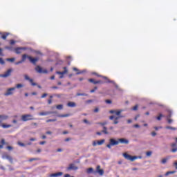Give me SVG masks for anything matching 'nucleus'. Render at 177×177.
I'll return each instance as SVG.
<instances>
[{
	"mask_svg": "<svg viewBox=\"0 0 177 177\" xmlns=\"http://www.w3.org/2000/svg\"><path fill=\"white\" fill-rule=\"evenodd\" d=\"M123 157L125 158L126 160L129 161H135V160H138V158H142V156H132L127 153H123Z\"/></svg>",
	"mask_w": 177,
	"mask_h": 177,
	"instance_id": "1",
	"label": "nucleus"
},
{
	"mask_svg": "<svg viewBox=\"0 0 177 177\" xmlns=\"http://www.w3.org/2000/svg\"><path fill=\"white\" fill-rule=\"evenodd\" d=\"M21 120V121H24V122H26L27 121H32V120H34V116L31 114L22 115Z\"/></svg>",
	"mask_w": 177,
	"mask_h": 177,
	"instance_id": "2",
	"label": "nucleus"
},
{
	"mask_svg": "<svg viewBox=\"0 0 177 177\" xmlns=\"http://www.w3.org/2000/svg\"><path fill=\"white\" fill-rule=\"evenodd\" d=\"M12 73H13V68H10L3 74H0V77L1 78H8V77H10L12 75Z\"/></svg>",
	"mask_w": 177,
	"mask_h": 177,
	"instance_id": "3",
	"label": "nucleus"
},
{
	"mask_svg": "<svg viewBox=\"0 0 177 177\" xmlns=\"http://www.w3.org/2000/svg\"><path fill=\"white\" fill-rule=\"evenodd\" d=\"M102 78H104V80H106V82H108L109 84H113L114 86L115 87L116 89H118V91H122V89L120 88V86H118L117 84H115V82L109 80V77L106 76H102Z\"/></svg>",
	"mask_w": 177,
	"mask_h": 177,
	"instance_id": "4",
	"label": "nucleus"
},
{
	"mask_svg": "<svg viewBox=\"0 0 177 177\" xmlns=\"http://www.w3.org/2000/svg\"><path fill=\"white\" fill-rule=\"evenodd\" d=\"M15 91H16V87L8 88L4 93V96H12L15 93Z\"/></svg>",
	"mask_w": 177,
	"mask_h": 177,
	"instance_id": "5",
	"label": "nucleus"
},
{
	"mask_svg": "<svg viewBox=\"0 0 177 177\" xmlns=\"http://www.w3.org/2000/svg\"><path fill=\"white\" fill-rule=\"evenodd\" d=\"M35 71H37V73H39V74H48V70L42 69L40 66H37L35 67Z\"/></svg>",
	"mask_w": 177,
	"mask_h": 177,
	"instance_id": "6",
	"label": "nucleus"
},
{
	"mask_svg": "<svg viewBox=\"0 0 177 177\" xmlns=\"http://www.w3.org/2000/svg\"><path fill=\"white\" fill-rule=\"evenodd\" d=\"M67 171H77L78 169V167L75 166V165L71 163L69 166L66 168Z\"/></svg>",
	"mask_w": 177,
	"mask_h": 177,
	"instance_id": "7",
	"label": "nucleus"
},
{
	"mask_svg": "<svg viewBox=\"0 0 177 177\" xmlns=\"http://www.w3.org/2000/svg\"><path fill=\"white\" fill-rule=\"evenodd\" d=\"M2 158L3 160H5V158H6V160H9L10 164H13V158L12 156H9L8 154H4V155L2 156Z\"/></svg>",
	"mask_w": 177,
	"mask_h": 177,
	"instance_id": "8",
	"label": "nucleus"
},
{
	"mask_svg": "<svg viewBox=\"0 0 177 177\" xmlns=\"http://www.w3.org/2000/svg\"><path fill=\"white\" fill-rule=\"evenodd\" d=\"M49 114H57V111H44L39 113V115H49Z\"/></svg>",
	"mask_w": 177,
	"mask_h": 177,
	"instance_id": "9",
	"label": "nucleus"
},
{
	"mask_svg": "<svg viewBox=\"0 0 177 177\" xmlns=\"http://www.w3.org/2000/svg\"><path fill=\"white\" fill-rule=\"evenodd\" d=\"M26 49L27 47H17L15 49V50L17 55H20V53H21V50H26Z\"/></svg>",
	"mask_w": 177,
	"mask_h": 177,
	"instance_id": "10",
	"label": "nucleus"
},
{
	"mask_svg": "<svg viewBox=\"0 0 177 177\" xmlns=\"http://www.w3.org/2000/svg\"><path fill=\"white\" fill-rule=\"evenodd\" d=\"M109 143H111L112 146H117L120 144V141L119 139H118V140H115L114 138H111L109 140Z\"/></svg>",
	"mask_w": 177,
	"mask_h": 177,
	"instance_id": "11",
	"label": "nucleus"
},
{
	"mask_svg": "<svg viewBox=\"0 0 177 177\" xmlns=\"http://www.w3.org/2000/svg\"><path fill=\"white\" fill-rule=\"evenodd\" d=\"M28 60H30V63H32V64H36L37 62L39 60L38 57L32 58V57L31 56H28Z\"/></svg>",
	"mask_w": 177,
	"mask_h": 177,
	"instance_id": "12",
	"label": "nucleus"
},
{
	"mask_svg": "<svg viewBox=\"0 0 177 177\" xmlns=\"http://www.w3.org/2000/svg\"><path fill=\"white\" fill-rule=\"evenodd\" d=\"M122 111H124V110H122V109H120V110H118V111L111 110V111H109V113H110L111 114H115L116 115H121V113H122Z\"/></svg>",
	"mask_w": 177,
	"mask_h": 177,
	"instance_id": "13",
	"label": "nucleus"
},
{
	"mask_svg": "<svg viewBox=\"0 0 177 177\" xmlns=\"http://www.w3.org/2000/svg\"><path fill=\"white\" fill-rule=\"evenodd\" d=\"M119 143H122V145H129V140L125 138H119Z\"/></svg>",
	"mask_w": 177,
	"mask_h": 177,
	"instance_id": "14",
	"label": "nucleus"
},
{
	"mask_svg": "<svg viewBox=\"0 0 177 177\" xmlns=\"http://www.w3.org/2000/svg\"><path fill=\"white\" fill-rule=\"evenodd\" d=\"M68 70H67V67L64 66V71L61 72V71H57L56 74H58L59 75H64V74H67L68 73Z\"/></svg>",
	"mask_w": 177,
	"mask_h": 177,
	"instance_id": "15",
	"label": "nucleus"
},
{
	"mask_svg": "<svg viewBox=\"0 0 177 177\" xmlns=\"http://www.w3.org/2000/svg\"><path fill=\"white\" fill-rule=\"evenodd\" d=\"M88 82H91L92 84H94V85H96L97 84H103V82L101 80L95 81L93 79H89Z\"/></svg>",
	"mask_w": 177,
	"mask_h": 177,
	"instance_id": "16",
	"label": "nucleus"
},
{
	"mask_svg": "<svg viewBox=\"0 0 177 177\" xmlns=\"http://www.w3.org/2000/svg\"><path fill=\"white\" fill-rule=\"evenodd\" d=\"M63 175V172L60 171L58 173L51 174H50V177H57V176H62Z\"/></svg>",
	"mask_w": 177,
	"mask_h": 177,
	"instance_id": "17",
	"label": "nucleus"
},
{
	"mask_svg": "<svg viewBox=\"0 0 177 177\" xmlns=\"http://www.w3.org/2000/svg\"><path fill=\"white\" fill-rule=\"evenodd\" d=\"M9 118V116L6 115H0V122H2V121H5Z\"/></svg>",
	"mask_w": 177,
	"mask_h": 177,
	"instance_id": "18",
	"label": "nucleus"
},
{
	"mask_svg": "<svg viewBox=\"0 0 177 177\" xmlns=\"http://www.w3.org/2000/svg\"><path fill=\"white\" fill-rule=\"evenodd\" d=\"M67 106H68V107H76L77 104H75V102H68L67 103Z\"/></svg>",
	"mask_w": 177,
	"mask_h": 177,
	"instance_id": "19",
	"label": "nucleus"
},
{
	"mask_svg": "<svg viewBox=\"0 0 177 177\" xmlns=\"http://www.w3.org/2000/svg\"><path fill=\"white\" fill-rule=\"evenodd\" d=\"M56 117H59V118H64V117H70V113L64 114V115H60L57 112L55 113Z\"/></svg>",
	"mask_w": 177,
	"mask_h": 177,
	"instance_id": "20",
	"label": "nucleus"
},
{
	"mask_svg": "<svg viewBox=\"0 0 177 177\" xmlns=\"http://www.w3.org/2000/svg\"><path fill=\"white\" fill-rule=\"evenodd\" d=\"M86 173H87V174H95L96 171H93V168L90 167V168L87 169Z\"/></svg>",
	"mask_w": 177,
	"mask_h": 177,
	"instance_id": "21",
	"label": "nucleus"
},
{
	"mask_svg": "<svg viewBox=\"0 0 177 177\" xmlns=\"http://www.w3.org/2000/svg\"><path fill=\"white\" fill-rule=\"evenodd\" d=\"M26 59H28V55L24 54V55H22V58L21 59L22 63H24V62H26Z\"/></svg>",
	"mask_w": 177,
	"mask_h": 177,
	"instance_id": "22",
	"label": "nucleus"
},
{
	"mask_svg": "<svg viewBox=\"0 0 177 177\" xmlns=\"http://www.w3.org/2000/svg\"><path fill=\"white\" fill-rule=\"evenodd\" d=\"M28 81L32 86H37V83L34 82V80L30 78L28 80Z\"/></svg>",
	"mask_w": 177,
	"mask_h": 177,
	"instance_id": "23",
	"label": "nucleus"
},
{
	"mask_svg": "<svg viewBox=\"0 0 177 177\" xmlns=\"http://www.w3.org/2000/svg\"><path fill=\"white\" fill-rule=\"evenodd\" d=\"M167 113H169L168 115L167 116V118H171L172 117V111L168 109Z\"/></svg>",
	"mask_w": 177,
	"mask_h": 177,
	"instance_id": "24",
	"label": "nucleus"
},
{
	"mask_svg": "<svg viewBox=\"0 0 177 177\" xmlns=\"http://www.w3.org/2000/svg\"><path fill=\"white\" fill-rule=\"evenodd\" d=\"M1 127H2V128H4V129L11 128L12 124H3L1 125Z\"/></svg>",
	"mask_w": 177,
	"mask_h": 177,
	"instance_id": "25",
	"label": "nucleus"
},
{
	"mask_svg": "<svg viewBox=\"0 0 177 177\" xmlns=\"http://www.w3.org/2000/svg\"><path fill=\"white\" fill-rule=\"evenodd\" d=\"M8 35H9V32L3 33V34L2 35V36H1V38H2L3 39H6Z\"/></svg>",
	"mask_w": 177,
	"mask_h": 177,
	"instance_id": "26",
	"label": "nucleus"
},
{
	"mask_svg": "<svg viewBox=\"0 0 177 177\" xmlns=\"http://www.w3.org/2000/svg\"><path fill=\"white\" fill-rule=\"evenodd\" d=\"M103 143H104V139H102L100 141H97V145H98V146H102V145H103Z\"/></svg>",
	"mask_w": 177,
	"mask_h": 177,
	"instance_id": "27",
	"label": "nucleus"
},
{
	"mask_svg": "<svg viewBox=\"0 0 177 177\" xmlns=\"http://www.w3.org/2000/svg\"><path fill=\"white\" fill-rule=\"evenodd\" d=\"M176 171H167L165 175V176H168V175H171L172 174H176Z\"/></svg>",
	"mask_w": 177,
	"mask_h": 177,
	"instance_id": "28",
	"label": "nucleus"
},
{
	"mask_svg": "<svg viewBox=\"0 0 177 177\" xmlns=\"http://www.w3.org/2000/svg\"><path fill=\"white\" fill-rule=\"evenodd\" d=\"M103 129H104L102 130L103 133H104L105 135H109V132L107 131V127H104Z\"/></svg>",
	"mask_w": 177,
	"mask_h": 177,
	"instance_id": "29",
	"label": "nucleus"
},
{
	"mask_svg": "<svg viewBox=\"0 0 177 177\" xmlns=\"http://www.w3.org/2000/svg\"><path fill=\"white\" fill-rule=\"evenodd\" d=\"M97 174H99L101 176L104 174V171L103 169H100L97 171Z\"/></svg>",
	"mask_w": 177,
	"mask_h": 177,
	"instance_id": "30",
	"label": "nucleus"
},
{
	"mask_svg": "<svg viewBox=\"0 0 177 177\" xmlns=\"http://www.w3.org/2000/svg\"><path fill=\"white\" fill-rule=\"evenodd\" d=\"M0 143H1V145H2L3 146L4 145H8V142H6L5 139H3V138H2V139L1 140Z\"/></svg>",
	"mask_w": 177,
	"mask_h": 177,
	"instance_id": "31",
	"label": "nucleus"
},
{
	"mask_svg": "<svg viewBox=\"0 0 177 177\" xmlns=\"http://www.w3.org/2000/svg\"><path fill=\"white\" fill-rule=\"evenodd\" d=\"M57 110H63V104H59L56 106Z\"/></svg>",
	"mask_w": 177,
	"mask_h": 177,
	"instance_id": "32",
	"label": "nucleus"
},
{
	"mask_svg": "<svg viewBox=\"0 0 177 177\" xmlns=\"http://www.w3.org/2000/svg\"><path fill=\"white\" fill-rule=\"evenodd\" d=\"M166 129H171V131H176V128L172 127L171 126H167Z\"/></svg>",
	"mask_w": 177,
	"mask_h": 177,
	"instance_id": "33",
	"label": "nucleus"
},
{
	"mask_svg": "<svg viewBox=\"0 0 177 177\" xmlns=\"http://www.w3.org/2000/svg\"><path fill=\"white\" fill-rule=\"evenodd\" d=\"M76 96H88V94L77 93H76Z\"/></svg>",
	"mask_w": 177,
	"mask_h": 177,
	"instance_id": "34",
	"label": "nucleus"
},
{
	"mask_svg": "<svg viewBox=\"0 0 177 177\" xmlns=\"http://www.w3.org/2000/svg\"><path fill=\"white\" fill-rule=\"evenodd\" d=\"M24 86L21 84H18L16 85L15 89L17 88V89H20V88H23Z\"/></svg>",
	"mask_w": 177,
	"mask_h": 177,
	"instance_id": "35",
	"label": "nucleus"
},
{
	"mask_svg": "<svg viewBox=\"0 0 177 177\" xmlns=\"http://www.w3.org/2000/svg\"><path fill=\"white\" fill-rule=\"evenodd\" d=\"M38 160H39L38 158H32L29 159V162H32V161H38Z\"/></svg>",
	"mask_w": 177,
	"mask_h": 177,
	"instance_id": "36",
	"label": "nucleus"
},
{
	"mask_svg": "<svg viewBox=\"0 0 177 177\" xmlns=\"http://www.w3.org/2000/svg\"><path fill=\"white\" fill-rule=\"evenodd\" d=\"M56 121H57V119H49V120H47L46 122H55Z\"/></svg>",
	"mask_w": 177,
	"mask_h": 177,
	"instance_id": "37",
	"label": "nucleus"
},
{
	"mask_svg": "<svg viewBox=\"0 0 177 177\" xmlns=\"http://www.w3.org/2000/svg\"><path fill=\"white\" fill-rule=\"evenodd\" d=\"M161 117H164V115H162V113H160L159 116L156 118V120H158V121H161Z\"/></svg>",
	"mask_w": 177,
	"mask_h": 177,
	"instance_id": "38",
	"label": "nucleus"
},
{
	"mask_svg": "<svg viewBox=\"0 0 177 177\" xmlns=\"http://www.w3.org/2000/svg\"><path fill=\"white\" fill-rule=\"evenodd\" d=\"M17 145H18L19 146H21V147H26V144H24V143H23V142H17Z\"/></svg>",
	"mask_w": 177,
	"mask_h": 177,
	"instance_id": "39",
	"label": "nucleus"
},
{
	"mask_svg": "<svg viewBox=\"0 0 177 177\" xmlns=\"http://www.w3.org/2000/svg\"><path fill=\"white\" fill-rule=\"evenodd\" d=\"M6 60H7V62H11V63H13V62H15V58H7Z\"/></svg>",
	"mask_w": 177,
	"mask_h": 177,
	"instance_id": "40",
	"label": "nucleus"
},
{
	"mask_svg": "<svg viewBox=\"0 0 177 177\" xmlns=\"http://www.w3.org/2000/svg\"><path fill=\"white\" fill-rule=\"evenodd\" d=\"M176 146H177V145H176V142H174V143L171 144V147L172 149H175V147H177Z\"/></svg>",
	"mask_w": 177,
	"mask_h": 177,
	"instance_id": "41",
	"label": "nucleus"
},
{
	"mask_svg": "<svg viewBox=\"0 0 177 177\" xmlns=\"http://www.w3.org/2000/svg\"><path fill=\"white\" fill-rule=\"evenodd\" d=\"M168 124H172L174 122V120L171 118H167Z\"/></svg>",
	"mask_w": 177,
	"mask_h": 177,
	"instance_id": "42",
	"label": "nucleus"
},
{
	"mask_svg": "<svg viewBox=\"0 0 177 177\" xmlns=\"http://www.w3.org/2000/svg\"><path fill=\"white\" fill-rule=\"evenodd\" d=\"M171 153H176L177 152V147L172 148L171 149Z\"/></svg>",
	"mask_w": 177,
	"mask_h": 177,
	"instance_id": "43",
	"label": "nucleus"
},
{
	"mask_svg": "<svg viewBox=\"0 0 177 177\" xmlns=\"http://www.w3.org/2000/svg\"><path fill=\"white\" fill-rule=\"evenodd\" d=\"M105 103H106L107 104H111L113 102L111 100H105Z\"/></svg>",
	"mask_w": 177,
	"mask_h": 177,
	"instance_id": "44",
	"label": "nucleus"
},
{
	"mask_svg": "<svg viewBox=\"0 0 177 177\" xmlns=\"http://www.w3.org/2000/svg\"><path fill=\"white\" fill-rule=\"evenodd\" d=\"M167 161H168V159L167 158H164L162 160V164H166L167 163Z\"/></svg>",
	"mask_w": 177,
	"mask_h": 177,
	"instance_id": "45",
	"label": "nucleus"
},
{
	"mask_svg": "<svg viewBox=\"0 0 177 177\" xmlns=\"http://www.w3.org/2000/svg\"><path fill=\"white\" fill-rule=\"evenodd\" d=\"M0 64L3 65L5 64V61L3 60V59L0 57Z\"/></svg>",
	"mask_w": 177,
	"mask_h": 177,
	"instance_id": "46",
	"label": "nucleus"
},
{
	"mask_svg": "<svg viewBox=\"0 0 177 177\" xmlns=\"http://www.w3.org/2000/svg\"><path fill=\"white\" fill-rule=\"evenodd\" d=\"M24 79L26 81H28L30 78V77H28V75H24Z\"/></svg>",
	"mask_w": 177,
	"mask_h": 177,
	"instance_id": "47",
	"label": "nucleus"
},
{
	"mask_svg": "<svg viewBox=\"0 0 177 177\" xmlns=\"http://www.w3.org/2000/svg\"><path fill=\"white\" fill-rule=\"evenodd\" d=\"M122 115H118L117 117H115V120H120V118H122Z\"/></svg>",
	"mask_w": 177,
	"mask_h": 177,
	"instance_id": "48",
	"label": "nucleus"
},
{
	"mask_svg": "<svg viewBox=\"0 0 177 177\" xmlns=\"http://www.w3.org/2000/svg\"><path fill=\"white\" fill-rule=\"evenodd\" d=\"M97 89V87L95 86L94 89L91 90V91H90L91 93H93L95 92V91H96Z\"/></svg>",
	"mask_w": 177,
	"mask_h": 177,
	"instance_id": "49",
	"label": "nucleus"
},
{
	"mask_svg": "<svg viewBox=\"0 0 177 177\" xmlns=\"http://www.w3.org/2000/svg\"><path fill=\"white\" fill-rule=\"evenodd\" d=\"M6 149H7L8 150H9V151L13 150V148H12V146H8V147H6Z\"/></svg>",
	"mask_w": 177,
	"mask_h": 177,
	"instance_id": "50",
	"label": "nucleus"
},
{
	"mask_svg": "<svg viewBox=\"0 0 177 177\" xmlns=\"http://www.w3.org/2000/svg\"><path fill=\"white\" fill-rule=\"evenodd\" d=\"M2 52H3V49L0 48V56H3V53Z\"/></svg>",
	"mask_w": 177,
	"mask_h": 177,
	"instance_id": "51",
	"label": "nucleus"
},
{
	"mask_svg": "<svg viewBox=\"0 0 177 177\" xmlns=\"http://www.w3.org/2000/svg\"><path fill=\"white\" fill-rule=\"evenodd\" d=\"M10 45H15L16 44V41L15 40H10Z\"/></svg>",
	"mask_w": 177,
	"mask_h": 177,
	"instance_id": "52",
	"label": "nucleus"
},
{
	"mask_svg": "<svg viewBox=\"0 0 177 177\" xmlns=\"http://www.w3.org/2000/svg\"><path fill=\"white\" fill-rule=\"evenodd\" d=\"M93 146H97V141L95 140L93 142Z\"/></svg>",
	"mask_w": 177,
	"mask_h": 177,
	"instance_id": "53",
	"label": "nucleus"
},
{
	"mask_svg": "<svg viewBox=\"0 0 177 177\" xmlns=\"http://www.w3.org/2000/svg\"><path fill=\"white\" fill-rule=\"evenodd\" d=\"M8 167H9L10 171H15V169L12 166L8 165Z\"/></svg>",
	"mask_w": 177,
	"mask_h": 177,
	"instance_id": "54",
	"label": "nucleus"
},
{
	"mask_svg": "<svg viewBox=\"0 0 177 177\" xmlns=\"http://www.w3.org/2000/svg\"><path fill=\"white\" fill-rule=\"evenodd\" d=\"M111 146H113V145H111V142H109V144L106 145V147H108V149H111Z\"/></svg>",
	"mask_w": 177,
	"mask_h": 177,
	"instance_id": "55",
	"label": "nucleus"
},
{
	"mask_svg": "<svg viewBox=\"0 0 177 177\" xmlns=\"http://www.w3.org/2000/svg\"><path fill=\"white\" fill-rule=\"evenodd\" d=\"M138 105H136V106L132 109V110H133L134 111H136V110H138Z\"/></svg>",
	"mask_w": 177,
	"mask_h": 177,
	"instance_id": "56",
	"label": "nucleus"
},
{
	"mask_svg": "<svg viewBox=\"0 0 177 177\" xmlns=\"http://www.w3.org/2000/svg\"><path fill=\"white\" fill-rule=\"evenodd\" d=\"M106 124H107V122L100 123V124L102 125V127H104V125H106Z\"/></svg>",
	"mask_w": 177,
	"mask_h": 177,
	"instance_id": "57",
	"label": "nucleus"
},
{
	"mask_svg": "<svg viewBox=\"0 0 177 177\" xmlns=\"http://www.w3.org/2000/svg\"><path fill=\"white\" fill-rule=\"evenodd\" d=\"M93 111L94 113H99V108L96 107Z\"/></svg>",
	"mask_w": 177,
	"mask_h": 177,
	"instance_id": "58",
	"label": "nucleus"
},
{
	"mask_svg": "<svg viewBox=\"0 0 177 177\" xmlns=\"http://www.w3.org/2000/svg\"><path fill=\"white\" fill-rule=\"evenodd\" d=\"M21 63H23V62H21V61L15 62V64H16V66H18V64H21Z\"/></svg>",
	"mask_w": 177,
	"mask_h": 177,
	"instance_id": "59",
	"label": "nucleus"
},
{
	"mask_svg": "<svg viewBox=\"0 0 177 177\" xmlns=\"http://www.w3.org/2000/svg\"><path fill=\"white\" fill-rule=\"evenodd\" d=\"M46 96H48V93H44V94L41 95V98L44 99V97H46Z\"/></svg>",
	"mask_w": 177,
	"mask_h": 177,
	"instance_id": "60",
	"label": "nucleus"
},
{
	"mask_svg": "<svg viewBox=\"0 0 177 177\" xmlns=\"http://www.w3.org/2000/svg\"><path fill=\"white\" fill-rule=\"evenodd\" d=\"M147 157H150V156H151V151L147 152Z\"/></svg>",
	"mask_w": 177,
	"mask_h": 177,
	"instance_id": "61",
	"label": "nucleus"
},
{
	"mask_svg": "<svg viewBox=\"0 0 177 177\" xmlns=\"http://www.w3.org/2000/svg\"><path fill=\"white\" fill-rule=\"evenodd\" d=\"M83 122H84V124H89V121H88V120H86V119H84L83 120Z\"/></svg>",
	"mask_w": 177,
	"mask_h": 177,
	"instance_id": "62",
	"label": "nucleus"
},
{
	"mask_svg": "<svg viewBox=\"0 0 177 177\" xmlns=\"http://www.w3.org/2000/svg\"><path fill=\"white\" fill-rule=\"evenodd\" d=\"M156 135H157V133H156V131H153L151 133V136L154 137V136H156Z\"/></svg>",
	"mask_w": 177,
	"mask_h": 177,
	"instance_id": "63",
	"label": "nucleus"
},
{
	"mask_svg": "<svg viewBox=\"0 0 177 177\" xmlns=\"http://www.w3.org/2000/svg\"><path fill=\"white\" fill-rule=\"evenodd\" d=\"M174 167L176 168V169H177V161L174 162Z\"/></svg>",
	"mask_w": 177,
	"mask_h": 177,
	"instance_id": "64",
	"label": "nucleus"
}]
</instances>
